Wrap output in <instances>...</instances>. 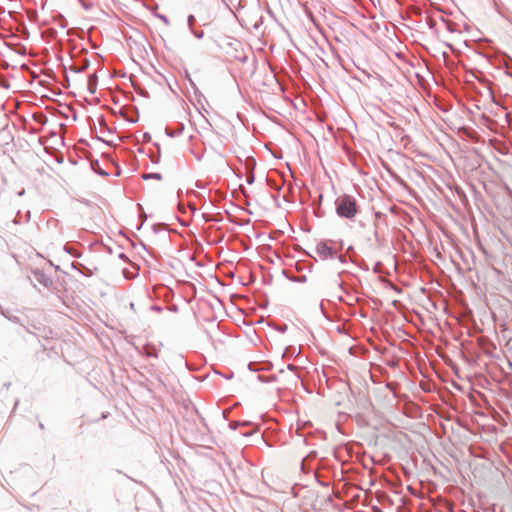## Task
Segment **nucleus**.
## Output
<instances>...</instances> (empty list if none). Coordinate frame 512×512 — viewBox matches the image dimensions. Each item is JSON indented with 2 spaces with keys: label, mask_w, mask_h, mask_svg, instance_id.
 Segmentation results:
<instances>
[{
  "label": "nucleus",
  "mask_w": 512,
  "mask_h": 512,
  "mask_svg": "<svg viewBox=\"0 0 512 512\" xmlns=\"http://www.w3.org/2000/svg\"><path fill=\"white\" fill-rule=\"evenodd\" d=\"M142 178L144 180H148V179L161 180L162 179V175L160 173H147V174H144L142 176Z\"/></svg>",
  "instance_id": "obj_9"
},
{
  "label": "nucleus",
  "mask_w": 512,
  "mask_h": 512,
  "mask_svg": "<svg viewBox=\"0 0 512 512\" xmlns=\"http://www.w3.org/2000/svg\"><path fill=\"white\" fill-rule=\"evenodd\" d=\"M267 182H268V184H269L270 186H272L273 188L278 189V188L275 186V184H274L271 180L267 179Z\"/></svg>",
  "instance_id": "obj_17"
},
{
  "label": "nucleus",
  "mask_w": 512,
  "mask_h": 512,
  "mask_svg": "<svg viewBox=\"0 0 512 512\" xmlns=\"http://www.w3.org/2000/svg\"><path fill=\"white\" fill-rule=\"evenodd\" d=\"M301 468L303 471H305V461L304 460L302 461Z\"/></svg>",
  "instance_id": "obj_22"
},
{
  "label": "nucleus",
  "mask_w": 512,
  "mask_h": 512,
  "mask_svg": "<svg viewBox=\"0 0 512 512\" xmlns=\"http://www.w3.org/2000/svg\"><path fill=\"white\" fill-rule=\"evenodd\" d=\"M32 273H33L34 281H36L37 283L41 284L42 286H44L46 288H49L52 285L53 281H52L51 277L46 275L43 271L34 270Z\"/></svg>",
  "instance_id": "obj_3"
},
{
  "label": "nucleus",
  "mask_w": 512,
  "mask_h": 512,
  "mask_svg": "<svg viewBox=\"0 0 512 512\" xmlns=\"http://www.w3.org/2000/svg\"><path fill=\"white\" fill-rule=\"evenodd\" d=\"M255 181L254 171L246 172V182L251 185Z\"/></svg>",
  "instance_id": "obj_11"
},
{
  "label": "nucleus",
  "mask_w": 512,
  "mask_h": 512,
  "mask_svg": "<svg viewBox=\"0 0 512 512\" xmlns=\"http://www.w3.org/2000/svg\"><path fill=\"white\" fill-rule=\"evenodd\" d=\"M90 65V62L88 59H83L80 65H73L70 67L71 71L75 73H81L85 71Z\"/></svg>",
  "instance_id": "obj_4"
},
{
  "label": "nucleus",
  "mask_w": 512,
  "mask_h": 512,
  "mask_svg": "<svg viewBox=\"0 0 512 512\" xmlns=\"http://www.w3.org/2000/svg\"><path fill=\"white\" fill-rule=\"evenodd\" d=\"M183 130H184V125L182 123H180L176 129L172 130L170 128H166L165 133L167 136L173 138V137L181 135Z\"/></svg>",
  "instance_id": "obj_5"
},
{
  "label": "nucleus",
  "mask_w": 512,
  "mask_h": 512,
  "mask_svg": "<svg viewBox=\"0 0 512 512\" xmlns=\"http://www.w3.org/2000/svg\"><path fill=\"white\" fill-rule=\"evenodd\" d=\"M240 189H241V191H242L243 195H244V196H246L245 189H244V187H243L242 185H240Z\"/></svg>",
  "instance_id": "obj_21"
},
{
  "label": "nucleus",
  "mask_w": 512,
  "mask_h": 512,
  "mask_svg": "<svg viewBox=\"0 0 512 512\" xmlns=\"http://www.w3.org/2000/svg\"><path fill=\"white\" fill-rule=\"evenodd\" d=\"M335 258H337L341 263H346V257L343 256V255H338L336 253V257Z\"/></svg>",
  "instance_id": "obj_16"
},
{
  "label": "nucleus",
  "mask_w": 512,
  "mask_h": 512,
  "mask_svg": "<svg viewBox=\"0 0 512 512\" xmlns=\"http://www.w3.org/2000/svg\"><path fill=\"white\" fill-rule=\"evenodd\" d=\"M154 309H155V310H158V311H160V310H161V308H160V307H154Z\"/></svg>",
  "instance_id": "obj_26"
},
{
  "label": "nucleus",
  "mask_w": 512,
  "mask_h": 512,
  "mask_svg": "<svg viewBox=\"0 0 512 512\" xmlns=\"http://www.w3.org/2000/svg\"><path fill=\"white\" fill-rule=\"evenodd\" d=\"M244 166H245L246 172L254 171V169L256 167L255 158L252 156L246 157V159L244 161Z\"/></svg>",
  "instance_id": "obj_7"
},
{
  "label": "nucleus",
  "mask_w": 512,
  "mask_h": 512,
  "mask_svg": "<svg viewBox=\"0 0 512 512\" xmlns=\"http://www.w3.org/2000/svg\"><path fill=\"white\" fill-rule=\"evenodd\" d=\"M193 35L197 38V39H202L204 37V32L203 31H195L194 29L190 30Z\"/></svg>",
  "instance_id": "obj_13"
},
{
  "label": "nucleus",
  "mask_w": 512,
  "mask_h": 512,
  "mask_svg": "<svg viewBox=\"0 0 512 512\" xmlns=\"http://www.w3.org/2000/svg\"><path fill=\"white\" fill-rule=\"evenodd\" d=\"M310 457H313V458L316 457V452L315 451L310 452L308 455V458H310Z\"/></svg>",
  "instance_id": "obj_18"
},
{
  "label": "nucleus",
  "mask_w": 512,
  "mask_h": 512,
  "mask_svg": "<svg viewBox=\"0 0 512 512\" xmlns=\"http://www.w3.org/2000/svg\"><path fill=\"white\" fill-rule=\"evenodd\" d=\"M196 19L194 17V15H189L188 18H187V23H188V26H189V29L192 30L193 29V25L195 23Z\"/></svg>",
  "instance_id": "obj_12"
},
{
  "label": "nucleus",
  "mask_w": 512,
  "mask_h": 512,
  "mask_svg": "<svg viewBox=\"0 0 512 512\" xmlns=\"http://www.w3.org/2000/svg\"><path fill=\"white\" fill-rule=\"evenodd\" d=\"M96 86H97V79H96V75H91L89 77V81H88V88H89V91L91 93H95L96 91Z\"/></svg>",
  "instance_id": "obj_8"
},
{
  "label": "nucleus",
  "mask_w": 512,
  "mask_h": 512,
  "mask_svg": "<svg viewBox=\"0 0 512 512\" xmlns=\"http://www.w3.org/2000/svg\"><path fill=\"white\" fill-rule=\"evenodd\" d=\"M374 235H375V237H376V238L378 237V232H377V230H375V231H374Z\"/></svg>",
  "instance_id": "obj_25"
},
{
  "label": "nucleus",
  "mask_w": 512,
  "mask_h": 512,
  "mask_svg": "<svg viewBox=\"0 0 512 512\" xmlns=\"http://www.w3.org/2000/svg\"><path fill=\"white\" fill-rule=\"evenodd\" d=\"M156 17L162 20L166 25H169V19L163 14H156Z\"/></svg>",
  "instance_id": "obj_14"
},
{
  "label": "nucleus",
  "mask_w": 512,
  "mask_h": 512,
  "mask_svg": "<svg viewBox=\"0 0 512 512\" xmlns=\"http://www.w3.org/2000/svg\"><path fill=\"white\" fill-rule=\"evenodd\" d=\"M119 257H120V258H122V259H126V258H127V257H126V255H125V254H123V253H122V254H120V256H119Z\"/></svg>",
  "instance_id": "obj_24"
},
{
  "label": "nucleus",
  "mask_w": 512,
  "mask_h": 512,
  "mask_svg": "<svg viewBox=\"0 0 512 512\" xmlns=\"http://www.w3.org/2000/svg\"><path fill=\"white\" fill-rule=\"evenodd\" d=\"M287 368H288L289 370H294L296 367H295L293 364H289V365L287 366Z\"/></svg>",
  "instance_id": "obj_19"
},
{
  "label": "nucleus",
  "mask_w": 512,
  "mask_h": 512,
  "mask_svg": "<svg viewBox=\"0 0 512 512\" xmlns=\"http://www.w3.org/2000/svg\"><path fill=\"white\" fill-rule=\"evenodd\" d=\"M64 250L75 258L81 257V253L73 249L72 247L65 245Z\"/></svg>",
  "instance_id": "obj_10"
},
{
  "label": "nucleus",
  "mask_w": 512,
  "mask_h": 512,
  "mask_svg": "<svg viewBox=\"0 0 512 512\" xmlns=\"http://www.w3.org/2000/svg\"><path fill=\"white\" fill-rule=\"evenodd\" d=\"M140 353L144 354L146 357H158V353L155 347L149 345H145Z\"/></svg>",
  "instance_id": "obj_6"
},
{
  "label": "nucleus",
  "mask_w": 512,
  "mask_h": 512,
  "mask_svg": "<svg viewBox=\"0 0 512 512\" xmlns=\"http://www.w3.org/2000/svg\"><path fill=\"white\" fill-rule=\"evenodd\" d=\"M336 286H337L340 290H342V289H343V288H342V283H341V282H336Z\"/></svg>",
  "instance_id": "obj_20"
},
{
  "label": "nucleus",
  "mask_w": 512,
  "mask_h": 512,
  "mask_svg": "<svg viewBox=\"0 0 512 512\" xmlns=\"http://www.w3.org/2000/svg\"><path fill=\"white\" fill-rule=\"evenodd\" d=\"M98 173H99V174H101V175H108L106 172H104V171H102V170H99V172H98Z\"/></svg>",
  "instance_id": "obj_23"
},
{
  "label": "nucleus",
  "mask_w": 512,
  "mask_h": 512,
  "mask_svg": "<svg viewBox=\"0 0 512 512\" xmlns=\"http://www.w3.org/2000/svg\"><path fill=\"white\" fill-rule=\"evenodd\" d=\"M315 251L321 259H333L336 257V251L324 241L317 244Z\"/></svg>",
  "instance_id": "obj_2"
},
{
  "label": "nucleus",
  "mask_w": 512,
  "mask_h": 512,
  "mask_svg": "<svg viewBox=\"0 0 512 512\" xmlns=\"http://www.w3.org/2000/svg\"><path fill=\"white\" fill-rule=\"evenodd\" d=\"M157 147H158V153H157V155H156V156H151V160H152V162H154V163H158V162H159V160H160V147H159V145H158Z\"/></svg>",
  "instance_id": "obj_15"
},
{
  "label": "nucleus",
  "mask_w": 512,
  "mask_h": 512,
  "mask_svg": "<svg viewBox=\"0 0 512 512\" xmlns=\"http://www.w3.org/2000/svg\"><path fill=\"white\" fill-rule=\"evenodd\" d=\"M335 209L339 217L353 219L358 213V203L353 196L344 194L336 198Z\"/></svg>",
  "instance_id": "obj_1"
}]
</instances>
